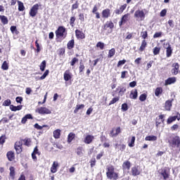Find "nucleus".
I'll return each mask as SVG.
<instances>
[{"mask_svg": "<svg viewBox=\"0 0 180 180\" xmlns=\"http://www.w3.org/2000/svg\"><path fill=\"white\" fill-rule=\"evenodd\" d=\"M180 120V113L179 112H176V115L175 116H170L168 117L167 120V124H171V123H172V122H175V120Z\"/></svg>", "mask_w": 180, "mask_h": 180, "instance_id": "9", "label": "nucleus"}, {"mask_svg": "<svg viewBox=\"0 0 180 180\" xmlns=\"http://www.w3.org/2000/svg\"><path fill=\"white\" fill-rule=\"evenodd\" d=\"M10 173L9 175L11 179H15V175H16V172H15V167L13 166L10 167Z\"/></svg>", "mask_w": 180, "mask_h": 180, "instance_id": "36", "label": "nucleus"}, {"mask_svg": "<svg viewBox=\"0 0 180 180\" xmlns=\"http://www.w3.org/2000/svg\"><path fill=\"white\" fill-rule=\"evenodd\" d=\"M121 109L122 110H123V112H126L129 110V105H127V103H124L122 105Z\"/></svg>", "mask_w": 180, "mask_h": 180, "instance_id": "63", "label": "nucleus"}, {"mask_svg": "<svg viewBox=\"0 0 180 180\" xmlns=\"http://www.w3.org/2000/svg\"><path fill=\"white\" fill-rule=\"evenodd\" d=\"M11 103H12V102L11 101V99H7L4 101L2 105L3 106H11Z\"/></svg>", "mask_w": 180, "mask_h": 180, "instance_id": "64", "label": "nucleus"}, {"mask_svg": "<svg viewBox=\"0 0 180 180\" xmlns=\"http://www.w3.org/2000/svg\"><path fill=\"white\" fill-rule=\"evenodd\" d=\"M96 165V159L95 158H91L90 160V167L91 168H94Z\"/></svg>", "mask_w": 180, "mask_h": 180, "instance_id": "58", "label": "nucleus"}, {"mask_svg": "<svg viewBox=\"0 0 180 180\" xmlns=\"http://www.w3.org/2000/svg\"><path fill=\"white\" fill-rule=\"evenodd\" d=\"M160 51H161V48L155 46L153 49V54H154V56H158V54H160Z\"/></svg>", "mask_w": 180, "mask_h": 180, "instance_id": "56", "label": "nucleus"}, {"mask_svg": "<svg viewBox=\"0 0 180 180\" xmlns=\"http://www.w3.org/2000/svg\"><path fill=\"white\" fill-rule=\"evenodd\" d=\"M6 157L9 161H15V152L13 150H9L6 153Z\"/></svg>", "mask_w": 180, "mask_h": 180, "instance_id": "23", "label": "nucleus"}, {"mask_svg": "<svg viewBox=\"0 0 180 180\" xmlns=\"http://www.w3.org/2000/svg\"><path fill=\"white\" fill-rule=\"evenodd\" d=\"M162 87H157L155 91V96H160V95H162Z\"/></svg>", "mask_w": 180, "mask_h": 180, "instance_id": "42", "label": "nucleus"}, {"mask_svg": "<svg viewBox=\"0 0 180 180\" xmlns=\"http://www.w3.org/2000/svg\"><path fill=\"white\" fill-rule=\"evenodd\" d=\"M85 108V105L84 104H77L74 110V113H78L79 110L84 109Z\"/></svg>", "mask_w": 180, "mask_h": 180, "instance_id": "37", "label": "nucleus"}, {"mask_svg": "<svg viewBox=\"0 0 180 180\" xmlns=\"http://www.w3.org/2000/svg\"><path fill=\"white\" fill-rule=\"evenodd\" d=\"M79 8V3H78V1H76L75 4L72 5L71 11H75V9H78Z\"/></svg>", "mask_w": 180, "mask_h": 180, "instance_id": "54", "label": "nucleus"}, {"mask_svg": "<svg viewBox=\"0 0 180 180\" xmlns=\"http://www.w3.org/2000/svg\"><path fill=\"white\" fill-rule=\"evenodd\" d=\"M136 141V136H131L130 143H128L129 147H134V143Z\"/></svg>", "mask_w": 180, "mask_h": 180, "instance_id": "57", "label": "nucleus"}, {"mask_svg": "<svg viewBox=\"0 0 180 180\" xmlns=\"http://www.w3.org/2000/svg\"><path fill=\"white\" fill-rule=\"evenodd\" d=\"M0 20L2 23V25H8L9 23V20H8V17L5 15H0Z\"/></svg>", "mask_w": 180, "mask_h": 180, "instance_id": "35", "label": "nucleus"}, {"mask_svg": "<svg viewBox=\"0 0 180 180\" xmlns=\"http://www.w3.org/2000/svg\"><path fill=\"white\" fill-rule=\"evenodd\" d=\"M164 117H165V115H160L158 116V117L156 118V127H158V126H160V124H161L162 123H164V122H165V120H164Z\"/></svg>", "mask_w": 180, "mask_h": 180, "instance_id": "17", "label": "nucleus"}, {"mask_svg": "<svg viewBox=\"0 0 180 180\" xmlns=\"http://www.w3.org/2000/svg\"><path fill=\"white\" fill-rule=\"evenodd\" d=\"M27 120H33V116L32 114H27L23 117L21 120L22 124H26V122H27Z\"/></svg>", "mask_w": 180, "mask_h": 180, "instance_id": "26", "label": "nucleus"}, {"mask_svg": "<svg viewBox=\"0 0 180 180\" xmlns=\"http://www.w3.org/2000/svg\"><path fill=\"white\" fill-rule=\"evenodd\" d=\"M35 112L39 115H51V110L46 107H39L35 110Z\"/></svg>", "mask_w": 180, "mask_h": 180, "instance_id": "5", "label": "nucleus"}, {"mask_svg": "<svg viewBox=\"0 0 180 180\" xmlns=\"http://www.w3.org/2000/svg\"><path fill=\"white\" fill-rule=\"evenodd\" d=\"M147 96H148L147 93H143V94H141L139 96L140 102H144L145 101H146Z\"/></svg>", "mask_w": 180, "mask_h": 180, "instance_id": "49", "label": "nucleus"}, {"mask_svg": "<svg viewBox=\"0 0 180 180\" xmlns=\"http://www.w3.org/2000/svg\"><path fill=\"white\" fill-rule=\"evenodd\" d=\"M157 136H147L145 138L146 141H157Z\"/></svg>", "mask_w": 180, "mask_h": 180, "instance_id": "39", "label": "nucleus"}, {"mask_svg": "<svg viewBox=\"0 0 180 180\" xmlns=\"http://www.w3.org/2000/svg\"><path fill=\"white\" fill-rule=\"evenodd\" d=\"M1 68L4 71H6L7 70H9V65H8V63L6 62V60L4 61V63L1 65Z\"/></svg>", "mask_w": 180, "mask_h": 180, "instance_id": "53", "label": "nucleus"}, {"mask_svg": "<svg viewBox=\"0 0 180 180\" xmlns=\"http://www.w3.org/2000/svg\"><path fill=\"white\" fill-rule=\"evenodd\" d=\"M172 67L173 68L172 69V74L173 75H178V73L179 72V63H174L172 64Z\"/></svg>", "mask_w": 180, "mask_h": 180, "instance_id": "10", "label": "nucleus"}, {"mask_svg": "<svg viewBox=\"0 0 180 180\" xmlns=\"http://www.w3.org/2000/svg\"><path fill=\"white\" fill-rule=\"evenodd\" d=\"M115 54H116V49H115V48H112L109 50L108 54V58H112V57H113V56H115Z\"/></svg>", "mask_w": 180, "mask_h": 180, "instance_id": "44", "label": "nucleus"}, {"mask_svg": "<svg viewBox=\"0 0 180 180\" xmlns=\"http://www.w3.org/2000/svg\"><path fill=\"white\" fill-rule=\"evenodd\" d=\"M84 70H85V65H84V63H82V60H81L79 62V74H82V72H84Z\"/></svg>", "mask_w": 180, "mask_h": 180, "instance_id": "46", "label": "nucleus"}, {"mask_svg": "<svg viewBox=\"0 0 180 180\" xmlns=\"http://www.w3.org/2000/svg\"><path fill=\"white\" fill-rule=\"evenodd\" d=\"M147 41H146V39H143L141 41V44L139 49V51H141V53H143V51H144V50H146V49L147 48Z\"/></svg>", "mask_w": 180, "mask_h": 180, "instance_id": "29", "label": "nucleus"}, {"mask_svg": "<svg viewBox=\"0 0 180 180\" xmlns=\"http://www.w3.org/2000/svg\"><path fill=\"white\" fill-rule=\"evenodd\" d=\"M119 101H120V96H117V97H114L109 103V106H110V105H115V103H116V102H119Z\"/></svg>", "mask_w": 180, "mask_h": 180, "instance_id": "48", "label": "nucleus"}, {"mask_svg": "<svg viewBox=\"0 0 180 180\" xmlns=\"http://www.w3.org/2000/svg\"><path fill=\"white\" fill-rule=\"evenodd\" d=\"M22 108H23V105H20L18 106H15L13 105H10V109L12 112H16L17 110H22Z\"/></svg>", "mask_w": 180, "mask_h": 180, "instance_id": "34", "label": "nucleus"}, {"mask_svg": "<svg viewBox=\"0 0 180 180\" xmlns=\"http://www.w3.org/2000/svg\"><path fill=\"white\" fill-rule=\"evenodd\" d=\"M75 46V40L74 39H72L68 42L67 49L68 50H72V49H74Z\"/></svg>", "mask_w": 180, "mask_h": 180, "instance_id": "31", "label": "nucleus"}, {"mask_svg": "<svg viewBox=\"0 0 180 180\" xmlns=\"http://www.w3.org/2000/svg\"><path fill=\"white\" fill-rule=\"evenodd\" d=\"M76 154L79 156H81L84 154V148L82 146H79L76 149Z\"/></svg>", "mask_w": 180, "mask_h": 180, "instance_id": "43", "label": "nucleus"}, {"mask_svg": "<svg viewBox=\"0 0 180 180\" xmlns=\"http://www.w3.org/2000/svg\"><path fill=\"white\" fill-rule=\"evenodd\" d=\"M58 56H64V54H65V48H60L58 50Z\"/></svg>", "mask_w": 180, "mask_h": 180, "instance_id": "55", "label": "nucleus"}, {"mask_svg": "<svg viewBox=\"0 0 180 180\" xmlns=\"http://www.w3.org/2000/svg\"><path fill=\"white\" fill-rule=\"evenodd\" d=\"M160 175L163 176V179L167 180L169 178V172H167V169H164L160 172Z\"/></svg>", "mask_w": 180, "mask_h": 180, "instance_id": "32", "label": "nucleus"}, {"mask_svg": "<svg viewBox=\"0 0 180 180\" xmlns=\"http://www.w3.org/2000/svg\"><path fill=\"white\" fill-rule=\"evenodd\" d=\"M96 47H98V49H100V50H103V49H105V43L102 42V41H98L96 44Z\"/></svg>", "mask_w": 180, "mask_h": 180, "instance_id": "51", "label": "nucleus"}, {"mask_svg": "<svg viewBox=\"0 0 180 180\" xmlns=\"http://www.w3.org/2000/svg\"><path fill=\"white\" fill-rule=\"evenodd\" d=\"M63 78L66 82L70 81L71 78H72V76H71V72H70V70L65 71Z\"/></svg>", "mask_w": 180, "mask_h": 180, "instance_id": "28", "label": "nucleus"}, {"mask_svg": "<svg viewBox=\"0 0 180 180\" xmlns=\"http://www.w3.org/2000/svg\"><path fill=\"white\" fill-rule=\"evenodd\" d=\"M110 9L109 8H105L104 10L102 11L101 12V15L103 19H108V18H110Z\"/></svg>", "mask_w": 180, "mask_h": 180, "instance_id": "14", "label": "nucleus"}, {"mask_svg": "<svg viewBox=\"0 0 180 180\" xmlns=\"http://www.w3.org/2000/svg\"><path fill=\"white\" fill-rule=\"evenodd\" d=\"M129 16H130L129 13H127L121 18V20L119 22V26L120 27H122L124 23H127V21H129Z\"/></svg>", "mask_w": 180, "mask_h": 180, "instance_id": "12", "label": "nucleus"}, {"mask_svg": "<svg viewBox=\"0 0 180 180\" xmlns=\"http://www.w3.org/2000/svg\"><path fill=\"white\" fill-rule=\"evenodd\" d=\"M55 33L57 41H61L67 37V30L64 26H59Z\"/></svg>", "mask_w": 180, "mask_h": 180, "instance_id": "3", "label": "nucleus"}, {"mask_svg": "<svg viewBox=\"0 0 180 180\" xmlns=\"http://www.w3.org/2000/svg\"><path fill=\"white\" fill-rule=\"evenodd\" d=\"M20 141H22L24 146H26L27 147H30V146H32V139L30 138H25L24 139H20Z\"/></svg>", "mask_w": 180, "mask_h": 180, "instance_id": "25", "label": "nucleus"}, {"mask_svg": "<svg viewBox=\"0 0 180 180\" xmlns=\"http://www.w3.org/2000/svg\"><path fill=\"white\" fill-rule=\"evenodd\" d=\"M169 147L171 148H180V136L175 134H172L167 138Z\"/></svg>", "mask_w": 180, "mask_h": 180, "instance_id": "1", "label": "nucleus"}, {"mask_svg": "<svg viewBox=\"0 0 180 180\" xmlns=\"http://www.w3.org/2000/svg\"><path fill=\"white\" fill-rule=\"evenodd\" d=\"M137 96H139V92L137 91V89L131 91L129 94L130 99H137Z\"/></svg>", "mask_w": 180, "mask_h": 180, "instance_id": "27", "label": "nucleus"}, {"mask_svg": "<svg viewBox=\"0 0 180 180\" xmlns=\"http://www.w3.org/2000/svg\"><path fill=\"white\" fill-rule=\"evenodd\" d=\"M39 4H34L31 9L30 10L29 15L31 16V18H34L36 15L39 13Z\"/></svg>", "mask_w": 180, "mask_h": 180, "instance_id": "7", "label": "nucleus"}, {"mask_svg": "<svg viewBox=\"0 0 180 180\" xmlns=\"http://www.w3.org/2000/svg\"><path fill=\"white\" fill-rule=\"evenodd\" d=\"M18 4V11L19 12H23L25 11V5H23V2L20 1H17Z\"/></svg>", "mask_w": 180, "mask_h": 180, "instance_id": "45", "label": "nucleus"}, {"mask_svg": "<svg viewBox=\"0 0 180 180\" xmlns=\"http://www.w3.org/2000/svg\"><path fill=\"white\" fill-rule=\"evenodd\" d=\"M172 56V48L171 45L168 44V46L166 49V57L169 58Z\"/></svg>", "mask_w": 180, "mask_h": 180, "instance_id": "33", "label": "nucleus"}, {"mask_svg": "<svg viewBox=\"0 0 180 180\" xmlns=\"http://www.w3.org/2000/svg\"><path fill=\"white\" fill-rule=\"evenodd\" d=\"M49 73H50V70H46L44 72V73L43 74V75L39 77V79H41V80L45 79H46V77H47V75H49Z\"/></svg>", "mask_w": 180, "mask_h": 180, "instance_id": "61", "label": "nucleus"}, {"mask_svg": "<svg viewBox=\"0 0 180 180\" xmlns=\"http://www.w3.org/2000/svg\"><path fill=\"white\" fill-rule=\"evenodd\" d=\"M94 139L95 137L92 135H86L84 138V143H85V144H91Z\"/></svg>", "mask_w": 180, "mask_h": 180, "instance_id": "22", "label": "nucleus"}, {"mask_svg": "<svg viewBox=\"0 0 180 180\" xmlns=\"http://www.w3.org/2000/svg\"><path fill=\"white\" fill-rule=\"evenodd\" d=\"M122 133V129H120V127L117 128H112V129L110 132V137H117L119 134Z\"/></svg>", "mask_w": 180, "mask_h": 180, "instance_id": "8", "label": "nucleus"}, {"mask_svg": "<svg viewBox=\"0 0 180 180\" xmlns=\"http://www.w3.org/2000/svg\"><path fill=\"white\" fill-rule=\"evenodd\" d=\"M127 60L125 59L119 60L117 64V67L119 68L120 67H122V65H124V64H126Z\"/></svg>", "mask_w": 180, "mask_h": 180, "instance_id": "59", "label": "nucleus"}, {"mask_svg": "<svg viewBox=\"0 0 180 180\" xmlns=\"http://www.w3.org/2000/svg\"><path fill=\"white\" fill-rule=\"evenodd\" d=\"M79 60L77 58H73L72 59V60L70 61V65L72 67H74V65H75V64H77V63H78Z\"/></svg>", "mask_w": 180, "mask_h": 180, "instance_id": "62", "label": "nucleus"}, {"mask_svg": "<svg viewBox=\"0 0 180 180\" xmlns=\"http://www.w3.org/2000/svg\"><path fill=\"white\" fill-rule=\"evenodd\" d=\"M141 37L143 39V40H146V39L148 37V32L147 31H142L141 32Z\"/></svg>", "mask_w": 180, "mask_h": 180, "instance_id": "50", "label": "nucleus"}, {"mask_svg": "<svg viewBox=\"0 0 180 180\" xmlns=\"http://www.w3.org/2000/svg\"><path fill=\"white\" fill-rule=\"evenodd\" d=\"M126 87L118 86L115 90L112 92V96H116V94H118L119 96H123L126 92Z\"/></svg>", "mask_w": 180, "mask_h": 180, "instance_id": "4", "label": "nucleus"}, {"mask_svg": "<svg viewBox=\"0 0 180 180\" xmlns=\"http://www.w3.org/2000/svg\"><path fill=\"white\" fill-rule=\"evenodd\" d=\"M134 17L135 18H141V19L143 18H146V14H144V11L138 10L135 12Z\"/></svg>", "mask_w": 180, "mask_h": 180, "instance_id": "30", "label": "nucleus"}, {"mask_svg": "<svg viewBox=\"0 0 180 180\" xmlns=\"http://www.w3.org/2000/svg\"><path fill=\"white\" fill-rule=\"evenodd\" d=\"M131 175L133 176H137L138 175H140V174H141V172L139 169V167H136V166L133 167L131 169Z\"/></svg>", "mask_w": 180, "mask_h": 180, "instance_id": "21", "label": "nucleus"}, {"mask_svg": "<svg viewBox=\"0 0 180 180\" xmlns=\"http://www.w3.org/2000/svg\"><path fill=\"white\" fill-rule=\"evenodd\" d=\"M53 134L54 139H60V137L61 136V130L58 129L53 131Z\"/></svg>", "mask_w": 180, "mask_h": 180, "instance_id": "38", "label": "nucleus"}, {"mask_svg": "<svg viewBox=\"0 0 180 180\" xmlns=\"http://www.w3.org/2000/svg\"><path fill=\"white\" fill-rule=\"evenodd\" d=\"M115 148H118L120 151H124L126 150V145L115 143Z\"/></svg>", "mask_w": 180, "mask_h": 180, "instance_id": "40", "label": "nucleus"}, {"mask_svg": "<svg viewBox=\"0 0 180 180\" xmlns=\"http://www.w3.org/2000/svg\"><path fill=\"white\" fill-rule=\"evenodd\" d=\"M75 35H76L77 39H78L82 40V39H85V34L79 30H75Z\"/></svg>", "mask_w": 180, "mask_h": 180, "instance_id": "18", "label": "nucleus"}, {"mask_svg": "<svg viewBox=\"0 0 180 180\" xmlns=\"http://www.w3.org/2000/svg\"><path fill=\"white\" fill-rule=\"evenodd\" d=\"M129 78V72L127 70H124L121 72V79H124Z\"/></svg>", "mask_w": 180, "mask_h": 180, "instance_id": "47", "label": "nucleus"}, {"mask_svg": "<svg viewBox=\"0 0 180 180\" xmlns=\"http://www.w3.org/2000/svg\"><path fill=\"white\" fill-rule=\"evenodd\" d=\"M127 8V4H124L122 5L120 8L115 10L114 13L115 15H122V12H124Z\"/></svg>", "mask_w": 180, "mask_h": 180, "instance_id": "15", "label": "nucleus"}, {"mask_svg": "<svg viewBox=\"0 0 180 180\" xmlns=\"http://www.w3.org/2000/svg\"><path fill=\"white\" fill-rule=\"evenodd\" d=\"M40 151H39V148H37V146H35L34 148V150L32 153V158L33 160V161H37V156H36V155H40Z\"/></svg>", "mask_w": 180, "mask_h": 180, "instance_id": "16", "label": "nucleus"}, {"mask_svg": "<svg viewBox=\"0 0 180 180\" xmlns=\"http://www.w3.org/2000/svg\"><path fill=\"white\" fill-rule=\"evenodd\" d=\"M23 143L22 141H18L14 144V148L15 150L16 154H20L23 151Z\"/></svg>", "mask_w": 180, "mask_h": 180, "instance_id": "6", "label": "nucleus"}, {"mask_svg": "<svg viewBox=\"0 0 180 180\" xmlns=\"http://www.w3.org/2000/svg\"><path fill=\"white\" fill-rule=\"evenodd\" d=\"M176 82V77H169L165 82V85H171L172 84H175Z\"/></svg>", "mask_w": 180, "mask_h": 180, "instance_id": "19", "label": "nucleus"}, {"mask_svg": "<svg viewBox=\"0 0 180 180\" xmlns=\"http://www.w3.org/2000/svg\"><path fill=\"white\" fill-rule=\"evenodd\" d=\"M74 139H75V134H74L73 132H70L68 135V143H72V140H74Z\"/></svg>", "mask_w": 180, "mask_h": 180, "instance_id": "41", "label": "nucleus"}, {"mask_svg": "<svg viewBox=\"0 0 180 180\" xmlns=\"http://www.w3.org/2000/svg\"><path fill=\"white\" fill-rule=\"evenodd\" d=\"M106 176L108 179H119V173L115 172V166L110 165L106 167Z\"/></svg>", "mask_w": 180, "mask_h": 180, "instance_id": "2", "label": "nucleus"}, {"mask_svg": "<svg viewBox=\"0 0 180 180\" xmlns=\"http://www.w3.org/2000/svg\"><path fill=\"white\" fill-rule=\"evenodd\" d=\"M122 170L124 171H130V168H131V162L129 160H125L122 165Z\"/></svg>", "mask_w": 180, "mask_h": 180, "instance_id": "11", "label": "nucleus"}, {"mask_svg": "<svg viewBox=\"0 0 180 180\" xmlns=\"http://www.w3.org/2000/svg\"><path fill=\"white\" fill-rule=\"evenodd\" d=\"M59 167L58 162L54 161L51 167V172L52 174H56L58 171V168Z\"/></svg>", "mask_w": 180, "mask_h": 180, "instance_id": "20", "label": "nucleus"}, {"mask_svg": "<svg viewBox=\"0 0 180 180\" xmlns=\"http://www.w3.org/2000/svg\"><path fill=\"white\" fill-rule=\"evenodd\" d=\"M114 28H115V24L112 21H107L103 27V30H108V29H110V30H113Z\"/></svg>", "mask_w": 180, "mask_h": 180, "instance_id": "13", "label": "nucleus"}, {"mask_svg": "<svg viewBox=\"0 0 180 180\" xmlns=\"http://www.w3.org/2000/svg\"><path fill=\"white\" fill-rule=\"evenodd\" d=\"M39 68L41 70V71H44L46 70V60H43L40 65H39Z\"/></svg>", "mask_w": 180, "mask_h": 180, "instance_id": "60", "label": "nucleus"}, {"mask_svg": "<svg viewBox=\"0 0 180 180\" xmlns=\"http://www.w3.org/2000/svg\"><path fill=\"white\" fill-rule=\"evenodd\" d=\"M10 30L11 33H15V34H19V31H18V29L16 28V26L13 25L11 27Z\"/></svg>", "mask_w": 180, "mask_h": 180, "instance_id": "52", "label": "nucleus"}, {"mask_svg": "<svg viewBox=\"0 0 180 180\" xmlns=\"http://www.w3.org/2000/svg\"><path fill=\"white\" fill-rule=\"evenodd\" d=\"M165 110H167L169 112L171 110V108H172V100H167L165 103L164 106Z\"/></svg>", "mask_w": 180, "mask_h": 180, "instance_id": "24", "label": "nucleus"}]
</instances>
